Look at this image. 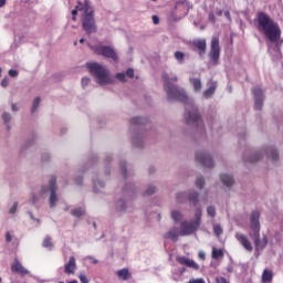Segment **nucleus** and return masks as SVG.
Here are the masks:
<instances>
[{"mask_svg":"<svg viewBox=\"0 0 283 283\" xmlns=\"http://www.w3.org/2000/svg\"><path fill=\"white\" fill-rule=\"evenodd\" d=\"M119 167H120L122 176H124V178H127V163L120 161Z\"/></svg>","mask_w":283,"mask_h":283,"instance_id":"a18cd8bd","label":"nucleus"},{"mask_svg":"<svg viewBox=\"0 0 283 283\" xmlns=\"http://www.w3.org/2000/svg\"><path fill=\"white\" fill-rule=\"evenodd\" d=\"M11 111L12 112H19V106H17V104H12L11 105Z\"/></svg>","mask_w":283,"mask_h":283,"instance_id":"e2e57ef3","label":"nucleus"},{"mask_svg":"<svg viewBox=\"0 0 283 283\" xmlns=\"http://www.w3.org/2000/svg\"><path fill=\"white\" fill-rule=\"evenodd\" d=\"M78 280L81 283H90V280H87V276H85L83 273L78 275Z\"/></svg>","mask_w":283,"mask_h":283,"instance_id":"8fccbe9b","label":"nucleus"},{"mask_svg":"<svg viewBox=\"0 0 283 283\" xmlns=\"http://www.w3.org/2000/svg\"><path fill=\"white\" fill-rule=\"evenodd\" d=\"M29 216L31 220H35V222H41V220L34 218V214H32V212H29Z\"/></svg>","mask_w":283,"mask_h":283,"instance_id":"0e129e2a","label":"nucleus"},{"mask_svg":"<svg viewBox=\"0 0 283 283\" xmlns=\"http://www.w3.org/2000/svg\"><path fill=\"white\" fill-rule=\"evenodd\" d=\"M115 78L117 81H119V83H127V77H126V74L124 72L122 73H116L115 74Z\"/></svg>","mask_w":283,"mask_h":283,"instance_id":"37998d69","label":"nucleus"},{"mask_svg":"<svg viewBox=\"0 0 283 283\" xmlns=\"http://www.w3.org/2000/svg\"><path fill=\"white\" fill-rule=\"evenodd\" d=\"M50 158V155L46 154L45 157H43V160H48Z\"/></svg>","mask_w":283,"mask_h":283,"instance_id":"774afa93","label":"nucleus"},{"mask_svg":"<svg viewBox=\"0 0 283 283\" xmlns=\"http://www.w3.org/2000/svg\"><path fill=\"white\" fill-rule=\"evenodd\" d=\"M8 85H9L8 77H4V78L1 81V86H2V87H8Z\"/></svg>","mask_w":283,"mask_h":283,"instance_id":"6e6d98bb","label":"nucleus"},{"mask_svg":"<svg viewBox=\"0 0 283 283\" xmlns=\"http://www.w3.org/2000/svg\"><path fill=\"white\" fill-rule=\"evenodd\" d=\"M164 81V91L167 96V101H180L181 103L186 104V123L191 127H196L197 129H205V122L200 117V113L198 112V106L193 105V101L189 99L185 88H181L177 85L171 83H176L178 81V76L164 72L161 75Z\"/></svg>","mask_w":283,"mask_h":283,"instance_id":"f257e3e1","label":"nucleus"},{"mask_svg":"<svg viewBox=\"0 0 283 283\" xmlns=\"http://www.w3.org/2000/svg\"><path fill=\"white\" fill-rule=\"evenodd\" d=\"M2 120L7 125V129H10V120H12V115L8 112L2 113Z\"/></svg>","mask_w":283,"mask_h":283,"instance_id":"f704fd0d","label":"nucleus"},{"mask_svg":"<svg viewBox=\"0 0 283 283\" xmlns=\"http://www.w3.org/2000/svg\"><path fill=\"white\" fill-rule=\"evenodd\" d=\"M91 78L90 77H82V87H83V90H85V87H87V85H90V83H91Z\"/></svg>","mask_w":283,"mask_h":283,"instance_id":"de8ad7c7","label":"nucleus"},{"mask_svg":"<svg viewBox=\"0 0 283 283\" xmlns=\"http://www.w3.org/2000/svg\"><path fill=\"white\" fill-rule=\"evenodd\" d=\"M198 258H199V260H206L207 259V254L205 253V251H199Z\"/></svg>","mask_w":283,"mask_h":283,"instance_id":"864d4df0","label":"nucleus"},{"mask_svg":"<svg viewBox=\"0 0 283 283\" xmlns=\"http://www.w3.org/2000/svg\"><path fill=\"white\" fill-rule=\"evenodd\" d=\"M6 240H7L8 242H12V235L10 234V232H7V233H6Z\"/></svg>","mask_w":283,"mask_h":283,"instance_id":"680f3d73","label":"nucleus"},{"mask_svg":"<svg viewBox=\"0 0 283 283\" xmlns=\"http://www.w3.org/2000/svg\"><path fill=\"white\" fill-rule=\"evenodd\" d=\"M188 200V192L187 191H179L176 193V201L178 205H185Z\"/></svg>","mask_w":283,"mask_h":283,"instance_id":"473e14b6","label":"nucleus"},{"mask_svg":"<svg viewBox=\"0 0 283 283\" xmlns=\"http://www.w3.org/2000/svg\"><path fill=\"white\" fill-rule=\"evenodd\" d=\"M39 105H41V97H35L32 103L31 113L34 114L36 109H39Z\"/></svg>","mask_w":283,"mask_h":283,"instance_id":"a19ab883","label":"nucleus"},{"mask_svg":"<svg viewBox=\"0 0 283 283\" xmlns=\"http://www.w3.org/2000/svg\"><path fill=\"white\" fill-rule=\"evenodd\" d=\"M93 189L95 193H103V189H105V182L93 179Z\"/></svg>","mask_w":283,"mask_h":283,"instance_id":"7c9ffc66","label":"nucleus"},{"mask_svg":"<svg viewBox=\"0 0 283 283\" xmlns=\"http://www.w3.org/2000/svg\"><path fill=\"white\" fill-rule=\"evenodd\" d=\"M6 6V0H0V8H3Z\"/></svg>","mask_w":283,"mask_h":283,"instance_id":"69168bd1","label":"nucleus"},{"mask_svg":"<svg viewBox=\"0 0 283 283\" xmlns=\"http://www.w3.org/2000/svg\"><path fill=\"white\" fill-rule=\"evenodd\" d=\"M82 28L86 34H94L97 30L96 20L94 19V7H92V4H90L87 1L84 3Z\"/></svg>","mask_w":283,"mask_h":283,"instance_id":"0eeeda50","label":"nucleus"},{"mask_svg":"<svg viewBox=\"0 0 283 283\" xmlns=\"http://www.w3.org/2000/svg\"><path fill=\"white\" fill-rule=\"evenodd\" d=\"M156 191H158V188H156V186L148 185L146 187V190L144 191V196H154V193H156Z\"/></svg>","mask_w":283,"mask_h":283,"instance_id":"c9c22d12","label":"nucleus"},{"mask_svg":"<svg viewBox=\"0 0 283 283\" xmlns=\"http://www.w3.org/2000/svg\"><path fill=\"white\" fill-rule=\"evenodd\" d=\"M147 123V119L144 117H133L130 119L132 125H145Z\"/></svg>","mask_w":283,"mask_h":283,"instance_id":"4c0bfd02","label":"nucleus"},{"mask_svg":"<svg viewBox=\"0 0 283 283\" xmlns=\"http://www.w3.org/2000/svg\"><path fill=\"white\" fill-rule=\"evenodd\" d=\"M209 21L216 23V15L213 13H209Z\"/></svg>","mask_w":283,"mask_h":283,"instance_id":"052dcab7","label":"nucleus"},{"mask_svg":"<svg viewBox=\"0 0 283 283\" xmlns=\"http://www.w3.org/2000/svg\"><path fill=\"white\" fill-rule=\"evenodd\" d=\"M190 84L196 94L202 92V80H200V77H190Z\"/></svg>","mask_w":283,"mask_h":283,"instance_id":"5701e85b","label":"nucleus"},{"mask_svg":"<svg viewBox=\"0 0 283 283\" xmlns=\"http://www.w3.org/2000/svg\"><path fill=\"white\" fill-rule=\"evenodd\" d=\"M263 154H265L268 158H271L273 163L280 160V154L273 146H265L261 150L253 153L250 157H244L243 160H245V163H258V160L262 158Z\"/></svg>","mask_w":283,"mask_h":283,"instance_id":"6e6552de","label":"nucleus"},{"mask_svg":"<svg viewBox=\"0 0 283 283\" xmlns=\"http://www.w3.org/2000/svg\"><path fill=\"white\" fill-rule=\"evenodd\" d=\"M93 52H95L98 56H104V59H111L114 63H118V53L112 46L98 44L92 46Z\"/></svg>","mask_w":283,"mask_h":283,"instance_id":"1a4fd4ad","label":"nucleus"},{"mask_svg":"<svg viewBox=\"0 0 283 283\" xmlns=\"http://www.w3.org/2000/svg\"><path fill=\"white\" fill-rule=\"evenodd\" d=\"M251 229L254 232L252 238L254 240L256 251H260L269 244L266 237L260 239V211H252L250 214Z\"/></svg>","mask_w":283,"mask_h":283,"instance_id":"423d86ee","label":"nucleus"},{"mask_svg":"<svg viewBox=\"0 0 283 283\" xmlns=\"http://www.w3.org/2000/svg\"><path fill=\"white\" fill-rule=\"evenodd\" d=\"M116 275L119 280H129L132 277V273L129 272V269H127V268L118 270L116 272Z\"/></svg>","mask_w":283,"mask_h":283,"instance_id":"c85d7f7f","label":"nucleus"},{"mask_svg":"<svg viewBox=\"0 0 283 283\" xmlns=\"http://www.w3.org/2000/svg\"><path fill=\"white\" fill-rule=\"evenodd\" d=\"M218 87V82H211L209 88L203 91L205 98H211L216 94V88Z\"/></svg>","mask_w":283,"mask_h":283,"instance_id":"bb28decb","label":"nucleus"},{"mask_svg":"<svg viewBox=\"0 0 283 283\" xmlns=\"http://www.w3.org/2000/svg\"><path fill=\"white\" fill-rule=\"evenodd\" d=\"M175 59H176L177 63H179V65H182V63H185V53L181 51H176Z\"/></svg>","mask_w":283,"mask_h":283,"instance_id":"58836bf2","label":"nucleus"},{"mask_svg":"<svg viewBox=\"0 0 283 283\" xmlns=\"http://www.w3.org/2000/svg\"><path fill=\"white\" fill-rule=\"evenodd\" d=\"M176 261L188 269H193V271H198V269H200V265L196 263V261L187 256H176Z\"/></svg>","mask_w":283,"mask_h":283,"instance_id":"2eb2a0df","label":"nucleus"},{"mask_svg":"<svg viewBox=\"0 0 283 283\" xmlns=\"http://www.w3.org/2000/svg\"><path fill=\"white\" fill-rule=\"evenodd\" d=\"M210 59L214 62V64H217L218 59H220V40L218 36H213L211 39Z\"/></svg>","mask_w":283,"mask_h":283,"instance_id":"f8f14e48","label":"nucleus"},{"mask_svg":"<svg viewBox=\"0 0 283 283\" xmlns=\"http://www.w3.org/2000/svg\"><path fill=\"white\" fill-rule=\"evenodd\" d=\"M188 200L192 207H197L200 202V193L193 189L188 191Z\"/></svg>","mask_w":283,"mask_h":283,"instance_id":"4be33fe9","label":"nucleus"},{"mask_svg":"<svg viewBox=\"0 0 283 283\" xmlns=\"http://www.w3.org/2000/svg\"><path fill=\"white\" fill-rule=\"evenodd\" d=\"M216 282H217V283H228V282H227V279H224V277H222V276H221V277H217V279H216Z\"/></svg>","mask_w":283,"mask_h":283,"instance_id":"13d9d810","label":"nucleus"},{"mask_svg":"<svg viewBox=\"0 0 283 283\" xmlns=\"http://www.w3.org/2000/svg\"><path fill=\"white\" fill-rule=\"evenodd\" d=\"M86 260H91L92 264H98V260H96L94 256H86Z\"/></svg>","mask_w":283,"mask_h":283,"instance_id":"4d7b16f0","label":"nucleus"},{"mask_svg":"<svg viewBox=\"0 0 283 283\" xmlns=\"http://www.w3.org/2000/svg\"><path fill=\"white\" fill-rule=\"evenodd\" d=\"M252 94L254 96V109L261 112L262 107H264V93L262 92V88L254 87Z\"/></svg>","mask_w":283,"mask_h":283,"instance_id":"9b49d317","label":"nucleus"},{"mask_svg":"<svg viewBox=\"0 0 283 283\" xmlns=\"http://www.w3.org/2000/svg\"><path fill=\"white\" fill-rule=\"evenodd\" d=\"M207 213H208V216H210V218H216V207L208 206L207 207Z\"/></svg>","mask_w":283,"mask_h":283,"instance_id":"49530a36","label":"nucleus"},{"mask_svg":"<svg viewBox=\"0 0 283 283\" xmlns=\"http://www.w3.org/2000/svg\"><path fill=\"white\" fill-rule=\"evenodd\" d=\"M176 261L188 269H193V271H198V269H200V265L196 263V261L187 256H176Z\"/></svg>","mask_w":283,"mask_h":283,"instance_id":"ddd939ff","label":"nucleus"},{"mask_svg":"<svg viewBox=\"0 0 283 283\" xmlns=\"http://www.w3.org/2000/svg\"><path fill=\"white\" fill-rule=\"evenodd\" d=\"M195 185L198 187V189H205V177H197Z\"/></svg>","mask_w":283,"mask_h":283,"instance_id":"79ce46f5","label":"nucleus"},{"mask_svg":"<svg viewBox=\"0 0 283 283\" xmlns=\"http://www.w3.org/2000/svg\"><path fill=\"white\" fill-rule=\"evenodd\" d=\"M192 45L199 50V55L202 56V52H206L207 50V40H193Z\"/></svg>","mask_w":283,"mask_h":283,"instance_id":"393cba45","label":"nucleus"},{"mask_svg":"<svg viewBox=\"0 0 283 283\" xmlns=\"http://www.w3.org/2000/svg\"><path fill=\"white\" fill-rule=\"evenodd\" d=\"M153 23L158 25V23H160V18H158V15H153Z\"/></svg>","mask_w":283,"mask_h":283,"instance_id":"5fc2aeb1","label":"nucleus"},{"mask_svg":"<svg viewBox=\"0 0 283 283\" xmlns=\"http://www.w3.org/2000/svg\"><path fill=\"white\" fill-rule=\"evenodd\" d=\"M235 238L240 244L245 249V251H253V245H251V241L244 234L235 233Z\"/></svg>","mask_w":283,"mask_h":283,"instance_id":"a211bd4d","label":"nucleus"},{"mask_svg":"<svg viewBox=\"0 0 283 283\" xmlns=\"http://www.w3.org/2000/svg\"><path fill=\"white\" fill-rule=\"evenodd\" d=\"M57 190L59 188L56 187V177L51 176L49 185L42 186L39 192H33L31 195L32 205H36V202H40L41 198H48V193H50V207L51 209H54V207H56V203L59 202V197L56 196Z\"/></svg>","mask_w":283,"mask_h":283,"instance_id":"7ed1b4c3","label":"nucleus"},{"mask_svg":"<svg viewBox=\"0 0 283 283\" xmlns=\"http://www.w3.org/2000/svg\"><path fill=\"white\" fill-rule=\"evenodd\" d=\"M262 282L263 283H271L273 282V271L265 269L262 273Z\"/></svg>","mask_w":283,"mask_h":283,"instance_id":"2f4dec72","label":"nucleus"},{"mask_svg":"<svg viewBox=\"0 0 283 283\" xmlns=\"http://www.w3.org/2000/svg\"><path fill=\"white\" fill-rule=\"evenodd\" d=\"M75 184L78 185V187H81V185H83V178L78 177L77 179H75Z\"/></svg>","mask_w":283,"mask_h":283,"instance_id":"bf43d9fd","label":"nucleus"},{"mask_svg":"<svg viewBox=\"0 0 283 283\" xmlns=\"http://www.w3.org/2000/svg\"><path fill=\"white\" fill-rule=\"evenodd\" d=\"M223 255H224V252L221 249H216V248L212 249L213 260H218L220 258H223Z\"/></svg>","mask_w":283,"mask_h":283,"instance_id":"ea45409f","label":"nucleus"},{"mask_svg":"<svg viewBox=\"0 0 283 283\" xmlns=\"http://www.w3.org/2000/svg\"><path fill=\"white\" fill-rule=\"evenodd\" d=\"M123 196L124 198H126L127 200H129L132 197H134V186L132 184L126 185L123 188Z\"/></svg>","mask_w":283,"mask_h":283,"instance_id":"c756f323","label":"nucleus"},{"mask_svg":"<svg viewBox=\"0 0 283 283\" xmlns=\"http://www.w3.org/2000/svg\"><path fill=\"white\" fill-rule=\"evenodd\" d=\"M200 224H202V209L196 208L193 220L180 222V237L193 235V233L200 229Z\"/></svg>","mask_w":283,"mask_h":283,"instance_id":"39448f33","label":"nucleus"},{"mask_svg":"<svg viewBox=\"0 0 283 283\" xmlns=\"http://www.w3.org/2000/svg\"><path fill=\"white\" fill-rule=\"evenodd\" d=\"M42 247L44 249H48L49 251H52V249H54V243H52V237L46 235L42 242Z\"/></svg>","mask_w":283,"mask_h":283,"instance_id":"72a5a7b5","label":"nucleus"},{"mask_svg":"<svg viewBox=\"0 0 283 283\" xmlns=\"http://www.w3.org/2000/svg\"><path fill=\"white\" fill-rule=\"evenodd\" d=\"M220 180L226 187H231L233 185V176L230 174H221Z\"/></svg>","mask_w":283,"mask_h":283,"instance_id":"cd10ccee","label":"nucleus"},{"mask_svg":"<svg viewBox=\"0 0 283 283\" xmlns=\"http://www.w3.org/2000/svg\"><path fill=\"white\" fill-rule=\"evenodd\" d=\"M17 209H19V202H14L12 207L9 209V213L14 214L17 213Z\"/></svg>","mask_w":283,"mask_h":283,"instance_id":"09e8293b","label":"nucleus"},{"mask_svg":"<svg viewBox=\"0 0 283 283\" xmlns=\"http://www.w3.org/2000/svg\"><path fill=\"white\" fill-rule=\"evenodd\" d=\"M64 273L67 275L76 273V259L74 256L69 258V262L64 265Z\"/></svg>","mask_w":283,"mask_h":283,"instance_id":"dca6fc26","label":"nucleus"},{"mask_svg":"<svg viewBox=\"0 0 283 283\" xmlns=\"http://www.w3.org/2000/svg\"><path fill=\"white\" fill-rule=\"evenodd\" d=\"M165 240H172V242H178L180 238V230L178 227H172L168 232L164 234Z\"/></svg>","mask_w":283,"mask_h":283,"instance_id":"f3484780","label":"nucleus"},{"mask_svg":"<svg viewBox=\"0 0 283 283\" xmlns=\"http://www.w3.org/2000/svg\"><path fill=\"white\" fill-rule=\"evenodd\" d=\"M224 17H227V19H231V13H229V11H227V12L224 13Z\"/></svg>","mask_w":283,"mask_h":283,"instance_id":"338daca9","label":"nucleus"},{"mask_svg":"<svg viewBox=\"0 0 283 283\" xmlns=\"http://www.w3.org/2000/svg\"><path fill=\"white\" fill-rule=\"evenodd\" d=\"M85 213H86L85 205L71 209V216H73L74 218H83Z\"/></svg>","mask_w":283,"mask_h":283,"instance_id":"b1692460","label":"nucleus"},{"mask_svg":"<svg viewBox=\"0 0 283 283\" xmlns=\"http://www.w3.org/2000/svg\"><path fill=\"white\" fill-rule=\"evenodd\" d=\"M128 208H129V206L127 205V201L125 199H118L115 202V211H116V213H119V216L127 213Z\"/></svg>","mask_w":283,"mask_h":283,"instance_id":"6ab92c4d","label":"nucleus"},{"mask_svg":"<svg viewBox=\"0 0 283 283\" xmlns=\"http://www.w3.org/2000/svg\"><path fill=\"white\" fill-rule=\"evenodd\" d=\"M125 74L128 78H134V69H128Z\"/></svg>","mask_w":283,"mask_h":283,"instance_id":"603ef678","label":"nucleus"},{"mask_svg":"<svg viewBox=\"0 0 283 283\" xmlns=\"http://www.w3.org/2000/svg\"><path fill=\"white\" fill-rule=\"evenodd\" d=\"M87 70L92 76H94L95 83L102 87H105V85H114V83H116V80H114V76H112L109 69L101 63H88Z\"/></svg>","mask_w":283,"mask_h":283,"instance_id":"20e7f679","label":"nucleus"},{"mask_svg":"<svg viewBox=\"0 0 283 283\" xmlns=\"http://www.w3.org/2000/svg\"><path fill=\"white\" fill-rule=\"evenodd\" d=\"M8 74L9 76H11V78H15V76H19V72L17 70H9Z\"/></svg>","mask_w":283,"mask_h":283,"instance_id":"3c124183","label":"nucleus"},{"mask_svg":"<svg viewBox=\"0 0 283 283\" xmlns=\"http://www.w3.org/2000/svg\"><path fill=\"white\" fill-rule=\"evenodd\" d=\"M134 147L140 148L145 145V135L143 133H135L132 138Z\"/></svg>","mask_w":283,"mask_h":283,"instance_id":"412c9836","label":"nucleus"},{"mask_svg":"<svg viewBox=\"0 0 283 283\" xmlns=\"http://www.w3.org/2000/svg\"><path fill=\"white\" fill-rule=\"evenodd\" d=\"M170 218L172 222H176V224H178V222H182L185 214L182 213V211L174 209L170 211Z\"/></svg>","mask_w":283,"mask_h":283,"instance_id":"a878e982","label":"nucleus"},{"mask_svg":"<svg viewBox=\"0 0 283 283\" xmlns=\"http://www.w3.org/2000/svg\"><path fill=\"white\" fill-rule=\"evenodd\" d=\"M176 261L188 269H193V271H198V269H200V265L196 263V261L187 256H176Z\"/></svg>","mask_w":283,"mask_h":283,"instance_id":"4468645a","label":"nucleus"},{"mask_svg":"<svg viewBox=\"0 0 283 283\" xmlns=\"http://www.w3.org/2000/svg\"><path fill=\"white\" fill-rule=\"evenodd\" d=\"M258 30L262 32L272 43L280 41V25L266 13H258Z\"/></svg>","mask_w":283,"mask_h":283,"instance_id":"f03ea898","label":"nucleus"},{"mask_svg":"<svg viewBox=\"0 0 283 283\" xmlns=\"http://www.w3.org/2000/svg\"><path fill=\"white\" fill-rule=\"evenodd\" d=\"M213 233L217 235V238H220L222 235V227L218 223L213 224Z\"/></svg>","mask_w":283,"mask_h":283,"instance_id":"c03bdc74","label":"nucleus"},{"mask_svg":"<svg viewBox=\"0 0 283 283\" xmlns=\"http://www.w3.org/2000/svg\"><path fill=\"white\" fill-rule=\"evenodd\" d=\"M11 271L13 273H19L20 275H28L30 273L28 269L23 268L19 260H14V263L11 266Z\"/></svg>","mask_w":283,"mask_h":283,"instance_id":"aec40b11","label":"nucleus"},{"mask_svg":"<svg viewBox=\"0 0 283 283\" xmlns=\"http://www.w3.org/2000/svg\"><path fill=\"white\" fill-rule=\"evenodd\" d=\"M81 10L85 11V6L83 7V4H81V2H78V6L75 7V9H73L72 11V20L76 21V14H78V12H81Z\"/></svg>","mask_w":283,"mask_h":283,"instance_id":"e433bc0d","label":"nucleus"},{"mask_svg":"<svg viewBox=\"0 0 283 283\" xmlns=\"http://www.w3.org/2000/svg\"><path fill=\"white\" fill-rule=\"evenodd\" d=\"M196 161L200 163L202 167H207L208 169H213L216 163L213 161V156L210 155L209 151L200 150L196 153Z\"/></svg>","mask_w":283,"mask_h":283,"instance_id":"9d476101","label":"nucleus"}]
</instances>
